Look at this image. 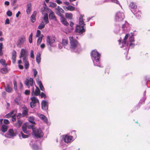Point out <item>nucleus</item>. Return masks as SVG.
Listing matches in <instances>:
<instances>
[{
    "instance_id": "nucleus-18",
    "label": "nucleus",
    "mask_w": 150,
    "mask_h": 150,
    "mask_svg": "<svg viewBox=\"0 0 150 150\" xmlns=\"http://www.w3.org/2000/svg\"><path fill=\"white\" fill-rule=\"evenodd\" d=\"M28 56V53L27 51L24 49H22L21 50L20 58L22 57V56Z\"/></svg>"
},
{
    "instance_id": "nucleus-12",
    "label": "nucleus",
    "mask_w": 150,
    "mask_h": 150,
    "mask_svg": "<svg viewBox=\"0 0 150 150\" xmlns=\"http://www.w3.org/2000/svg\"><path fill=\"white\" fill-rule=\"evenodd\" d=\"M41 108L44 110H47L48 109V102L46 100H43L41 102Z\"/></svg>"
},
{
    "instance_id": "nucleus-10",
    "label": "nucleus",
    "mask_w": 150,
    "mask_h": 150,
    "mask_svg": "<svg viewBox=\"0 0 150 150\" xmlns=\"http://www.w3.org/2000/svg\"><path fill=\"white\" fill-rule=\"evenodd\" d=\"M55 40L54 37H51L47 36V37L46 42L47 45H51L55 41Z\"/></svg>"
},
{
    "instance_id": "nucleus-63",
    "label": "nucleus",
    "mask_w": 150,
    "mask_h": 150,
    "mask_svg": "<svg viewBox=\"0 0 150 150\" xmlns=\"http://www.w3.org/2000/svg\"><path fill=\"white\" fill-rule=\"evenodd\" d=\"M12 116V115L10 114V113H8L6 115V117L7 118H9Z\"/></svg>"
},
{
    "instance_id": "nucleus-57",
    "label": "nucleus",
    "mask_w": 150,
    "mask_h": 150,
    "mask_svg": "<svg viewBox=\"0 0 150 150\" xmlns=\"http://www.w3.org/2000/svg\"><path fill=\"white\" fill-rule=\"evenodd\" d=\"M30 91L29 90H26L25 91V93H24L25 94L27 95H29L30 94Z\"/></svg>"
},
{
    "instance_id": "nucleus-37",
    "label": "nucleus",
    "mask_w": 150,
    "mask_h": 150,
    "mask_svg": "<svg viewBox=\"0 0 150 150\" xmlns=\"http://www.w3.org/2000/svg\"><path fill=\"white\" fill-rule=\"evenodd\" d=\"M6 61L4 59H1L0 60V63L5 67L7 66V64L6 63Z\"/></svg>"
},
{
    "instance_id": "nucleus-40",
    "label": "nucleus",
    "mask_w": 150,
    "mask_h": 150,
    "mask_svg": "<svg viewBox=\"0 0 150 150\" xmlns=\"http://www.w3.org/2000/svg\"><path fill=\"white\" fill-rule=\"evenodd\" d=\"M43 37V36H42L38 38L37 42V45H39L41 42Z\"/></svg>"
},
{
    "instance_id": "nucleus-62",
    "label": "nucleus",
    "mask_w": 150,
    "mask_h": 150,
    "mask_svg": "<svg viewBox=\"0 0 150 150\" xmlns=\"http://www.w3.org/2000/svg\"><path fill=\"white\" fill-rule=\"evenodd\" d=\"M110 69L109 68H106L105 70V73H107L108 74L109 73Z\"/></svg>"
},
{
    "instance_id": "nucleus-21",
    "label": "nucleus",
    "mask_w": 150,
    "mask_h": 150,
    "mask_svg": "<svg viewBox=\"0 0 150 150\" xmlns=\"http://www.w3.org/2000/svg\"><path fill=\"white\" fill-rule=\"evenodd\" d=\"M32 5L31 4H29L27 5L26 12L27 14H29L31 11Z\"/></svg>"
},
{
    "instance_id": "nucleus-2",
    "label": "nucleus",
    "mask_w": 150,
    "mask_h": 150,
    "mask_svg": "<svg viewBox=\"0 0 150 150\" xmlns=\"http://www.w3.org/2000/svg\"><path fill=\"white\" fill-rule=\"evenodd\" d=\"M129 7L130 8L131 11L134 14L137 13V11L138 12L139 11L140 13V11L137 8V6L136 5L135 3L133 2H131L129 6Z\"/></svg>"
},
{
    "instance_id": "nucleus-50",
    "label": "nucleus",
    "mask_w": 150,
    "mask_h": 150,
    "mask_svg": "<svg viewBox=\"0 0 150 150\" xmlns=\"http://www.w3.org/2000/svg\"><path fill=\"white\" fill-rule=\"evenodd\" d=\"M12 120L13 122H15L16 121V114H14L11 116Z\"/></svg>"
},
{
    "instance_id": "nucleus-27",
    "label": "nucleus",
    "mask_w": 150,
    "mask_h": 150,
    "mask_svg": "<svg viewBox=\"0 0 150 150\" xmlns=\"http://www.w3.org/2000/svg\"><path fill=\"white\" fill-rule=\"evenodd\" d=\"M9 137H13L16 135L13 129H10L8 131Z\"/></svg>"
},
{
    "instance_id": "nucleus-48",
    "label": "nucleus",
    "mask_w": 150,
    "mask_h": 150,
    "mask_svg": "<svg viewBox=\"0 0 150 150\" xmlns=\"http://www.w3.org/2000/svg\"><path fill=\"white\" fill-rule=\"evenodd\" d=\"M25 63V66L26 69H28L29 67V64L28 61L24 62Z\"/></svg>"
},
{
    "instance_id": "nucleus-52",
    "label": "nucleus",
    "mask_w": 150,
    "mask_h": 150,
    "mask_svg": "<svg viewBox=\"0 0 150 150\" xmlns=\"http://www.w3.org/2000/svg\"><path fill=\"white\" fill-rule=\"evenodd\" d=\"M33 71L34 72V77H35L38 74V71L36 69H33Z\"/></svg>"
},
{
    "instance_id": "nucleus-13",
    "label": "nucleus",
    "mask_w": 150,
    "mask_h": 150,
    "mask_svg": "<svg viewBox=\"0 0 150 150\" xmlns=\"http://www.w3.org/2000/svg\"><path fill=\"white\" fill-rule=\"evenodd\" d=\"M56 9L58 11L56 12V13L57 15L60 17L63 16L61 14V13H64V11L59 6H58Z\"/></svg>"
},
{
    "instance_id": "nucleus-7",
    "label": "nucleus",
    "mask_w": 150,
    "mask_h": 150,
    "mask_svg": "<svg viewBox=\"0 0 150 150\" xmlns=\"http://www.w3.org/2000/svg\"><path fill=\"white\" fill-rule=\"evenodd\" d=\"M125 18L124 14L120 12H117L115 16V19L117 21H122Z\"/></svg>"
},
{
    "instance_id": "nucleus-60",
    "label": "nucleus",
    "mask_w": 150,
    "mask_h": 150,
    "mask_svg": "<svg viewBox=\"0 0 150 150\" xmlns=\"http://www.w3.org/2000/svg\"><path fill=\"white\" fill-rule=\"evenodd\" d=\"M33 50H31L30 51V57L31 58H34V55L33 53Z\"/></svg>"
},
{
    "instance_id": "nucleus-55",
    "label": "nucleus",
    "mask_w": 150,
    "mask_h": 150,
    "mask_svg": "<svg viewBox=\"0 0 150 150\" xmlns=\"http://www.w3.org/2000/svg\"><path fill=\"white\" fill-rule=\"evenodd\" d=\"M17 0H11V4L12 6H13L15 3L17 2Z\"/></svg>"
},
{
    "instance_id": "nucleus-8",
    "label": "nucleus",
    "mask_w": 150,
    "mask_h": 150,
    "mask_svg": "<svg viewBox=\"0 0 150 150\" xmlns=\"http://www.w3.org/2000/svg\"><path fill=\"white\" fill-rule=\"evenodd\" d=\"M30 99L31 101L30 103V105L31 108L34 107L36 106L35 104L39 103L38 99L35 96L31 98Z\"/></svg>"
},
{
    "instance_id": "nucleus-47",
    "label": "nucleus",
    "mask_w": 150,
    "mask_h": 150,
    "mask_svg": "<svg viewBox=\"0 0 150 150\" xmlns=\"http://www.w3.org/2000/svg\"><path fill=\"white\" fill-rule=\"evenodd\" d=\"M21 134L22 137L23 138H27L29 137L28 135L24 134L22 132H21Z\"/></svg>"
},
{
    "instance_id": "nucleus-5",
    "label": "nucleus",
    "mask_w": 150,
    "mask_h": 150,
    "mask_svg": "<svg viewBox=\"0 0 150 150\" xmlns=\"http://www.w3.org/2000/svg\"><path fill=\"white\" fill-rule=\"evenodd\" d=\"M44 9L43 10H42L41 11V12L43 14V12L44 10H45L47 11L46 9L49 12H50V13L49 14V18L50 20H54L55 21H57V19L56 17V16L54 14V13L50 9H48L45 7H44Z\"/></svg>"
},
{
    "instance_id": "nucleus-17",
    "label": "nucleus",
    "mask_w": 150,
    "mask_h": 150,
    "mask_svg": "<svg viewBox=\"0 0 150 150\" xmlns=\"http://www.w3.org/2000/svg\"><path fill=\"white\" fill-rule=\"evenodd\" d=\"M16 51L13 50L12 53V59L13 64H15L16 61Z\"/></svg>"
},
{
    "instance_id": "nucleus-33",
    "label": "nucleus",
    "mask_w": 150,
    "mask_h": 150,
    "mask_svg": "<svg viewBox=\"0 0 150 150\" xmlns=\"http://www.w3.org/2000/svg\"><path fill=\"white\" fill-rule=\"evenodd\" d=\"M28 120L29 122L33 124L35 123L34 122V118L33 116H30L28 118Z\"/></svg>"
},
{
    "instance_id": "nucleus-14",
    "label": "nucleus",
    "mask_w": 150,
    "mask_h": 150,
    "mask_svg": "<svg viewBox=\"0 0 150 150\" xmlns=\"http://www.w3.org/2000/svg\"><path fill=\"white\" fill-rule=\"evenodd\" d=\"M25 40V38L24 36L20 38L18 41L17 46H19L23 44Z\"/></svg>"
},
{
    "instance_id": "nucleus-3",
    "label": "nucleus",
    "mask_w": 150,
    "mask_h": 150,
    "mask_svg": "<svg viewBox=\"0 0 150 150\" xmlns=\"http://www.w3.org/2000/svg\"><path fill=\"white\" fill-rule=\"evenodd\" d=\"M33 131L35 136L37 138H40L43 137L44 134L40 128L33 129Z\"/></svg>"
},
{
    "instance_id": "nucleus-42",
    "label": "nucleus",
    "mask_w": 150,
    "mask_h": 150,
    "mask_svg": "<svg viewBox=\"0 0 150 150\" xmlns=\"http://www.w3.org/2000/svg\"><path fill=\"white\" fill-rule=\"evenodd\" d=\"M33 33H32L30 34L29 37V42L31 43L32 42V39H33Z\"/></svg>"
},
{
    "instance_id": "nucleus-31",
    "label": "nucleus",
    "mask_w": 150,
    "mask_h": 150,
    "mask_svg": "<svg viewBox=\"0 0 150 150\" xmlns=\"http://www.w3.org/2000/svg\"><path fill=\"white\" fill-rule=\"evenodd\" d=\"M129 35V34H127L126 35L123 41L122 42V44L127 45H128V43L127 42L126 40L127 39Z\"/></svg>"
},
{
    "instance_id": "nucleus-24",
    "label": "nucleus",
    "mask_w": 150,
    "mask_h": 150,
    "mask_svg": "<svg viewBox=\"0 0 150 150\" xmlns=\"http://www.w3.org/2000/svg\"><path fill=\"white\" fill-rule=\"evenodd\" d=\"M43 19L45 24H47L49 23L48 15L47 13H46L45 14Z\"/></svg>"
},
{
    "instance_id": "nucleus-54",
    "label": "nucleus",
    "mask_w": 150,
    "mask_h": 150,
    "mask_svg": "<svg viewBox=\"0 0 150 150\" xmlns=\"http://www.w3.org/2000/svg\"><path fill=\"white\" fill-rule=\"evenodd\" d=\"M140 13H140L139 11L138 12H137V13L136 14V16L138 18H139L141 17L140 14H141L142 13L140 11Z\"/></svg>"
},
{
    "instance_id": "nucleus-34",
    "label": "nucleus",
    "mask_w": 150,
    "mask_h": 150,
    "mask_svg": "<svg viewBox=\"0 0 150 150\" xmlns=\"http://www.w3.org/2000/svg\"><path fill=\"white\" fill-rule=\"evenodd\" d=\"M28 112V109L26 107L22 112L23 116L24 117L27 115Z\"/></svg>"
},
{
    "instance_id": "nucleus-15",
    "label": "nucleus",
    "mask_w": 150,
    "mask_h": 150,
    "mask_svg": "<svg viewBox=\"0 0 150 150\" xmlns=\"http://www.w3.org/2000/svg\"><path fill=\"white\" fill-rule=\"evenodd\" d=\"M72 138V136H68L67 135H65L64 137V142L67 143L70 142Z\"/></svg>"
},
{
    "instance_id": "nucleus-58",
    "label": "nucleus",
    "mask_w": 150,
    "mask_h": 150,
    "mask_svg": "<svg viewBox=\"0 0 150 150\" xmlns=\"http://www.w3.org/2000/svg\"><path fill=\"white\" fill-rule=\"evenodd\" d=\"M135 45V44L134 43L132 42H130L129 45V47H131V48H133Z\"/></svg>"
},
{
    "instance_id": "nucleus-32",
    "label": "nucleus",
    "mask_w": 150,
    "mask_h": 150,
    "mask_svg": "<svg viewBox=\"0 0 150 150\" xmlns=\"http://www.w3.org/2000/svg\"><path fill=\"white\" fill-rule=\"evenodd\" d=\"M83 16L82 15H80V17L79 18V24H84V21L83 20Z\"/></svg>"
},
{
    "instance_id": "nucleus-45",
    "label": "nucleus",
    "mask_w": 150,
    "mask_h": 150,
    "mask_svg": "<svg viewBox=\"0 0 150 150\" xmlns=\"http://www.w3.org/2000/svg\"><path fill=\"white\" fill-rule=\"evenodd\" d=\"M13 83L14 85V88L15 90H17V82L15 80H14L13 81Z\"/></svg>"
},
{
    "instance_id": "nucleus-19",
    "label": "nucleus",
    "mask_w": 150,
    "mask_h": 150,
    "mask_svg": "<svg viewBox=\"0 0 150 150\" xmlns=\"http://www.w3.org/2000/svg\"><path fill=\"white\" fill-rule=\"evenodd\" d=\"M37 13V12L35 11H34L30 17V20L33 23L34 22L36 21L35 17Z\"/></svg>"
},
{
    "instance_id": "nucleus-22",
    "label": "nucleus",
    "mask_w": 150,
    "mask_h": 150,
    "mask_svg": "<svg viewBox=\"0 0 150 150\" xmlns=\"http://www.w3.org/2000/svg\"><path fill=\"white\" fill-rule=\"evenodd\" d=\"M64 8L65 11H73L75 10V8L71 6H69L67 7H64Z\"/></svg>"
},
{
    "instance_id": "nucleus-30",
    "label": "nucleus",
    "mask_w": 150,
    "mask_h": 150,
    "mask_svg": "<svg viewBox=\"0 0 150 150\" xmlns=\"http://www.w3.org/2000/svg\"><path fill=\"white\" fill-rule=\"evenodd\" d=\"M22 124V122L20 120H18L17 122L15 124L16 127H20Z\"/></svg>"
},
{
    "instance_id": "nucleus-59",
    "label": "nucleus",
    "mask_w": 150,
    "mask_h": 150,
    "mask_svg": "<svg viewBox=\"0 0 150 150\" xmlns=\"http://www.w3.org/2000/svg\"><path fill=\"white\" fill-rule=\"evenodd\" d=\"M40 96L41 97V98H42L43 97H44L45 98L46 97V95L43 92H42L41 93V94H40Z\"/></svg>"
},
{
    "instance_id": "nucleus-38",
    "label": "nucleus",
    "mask_w": 150,
    "mask_h": 150,
    "mask_svg": "<svg viewBox=\"0 0 150 150\" xmlns=\"http://www.w3.org/2000/svg\"><path fill=\"white\" fill-rule=\"evenodd\" d=\"M45 27V24L43 21H42L38 26V28L42 29Z\"/></svg>"
},
{
    "instance_id": "nucleus-49",
    "label": "nucleus",
    "mask_w": 150,
    "mask_h": 150,
    "mask_svg": "<svg viewBox=\"0 0 150 150\" xmlns=\"http://www.w3.org/2000/svg\"><path fill=\"white\" fill-rule=\"evenodd\" d=\"M28 56H22V57L23 58V62H25L27 61V60H28V58H27V57Z\"/></svg>"
},
{
    "instance_id": "nucleus-28",
    "label": "nucleus",
    "mask_w": 150,
    "mask_h": 150,
    "mask_svg": "<svg viewBox=\"0 0 150 150\" xmlns=\"http://www.w3.org/2000/svg\"><path fill=\"white\" fill-rule=\"evenodd\" d=\"M41 54L40 53H38L36 57V61L38 64H39L41 61Z\"/></svg>"
},
{
    "instance_id": "nucleus-29",
    "label": "nucleus",
    "mask_w": 150,
    "mask_h": 150,
    "mask_svg": "<svg viewBox=\"0 0 150 150\" xmlns=\"http://www.w3.org/2000/svg\"><path fill=\"white\" fill-rule=\"evenodd\" d=\"M37 82L38 85H39L40 90L41 91H44L45 88L42 85V83L41 81H38L37 80Z\"/></svg>"
},
{
    "instance_id": "nucleus-6",
    "label": "nucleus",
    "mask_w": 150,
    "mask_h": 150,
    "mask_svg": "<svg viewBox=\"0 0 150 150\" xmlns=\"http://www.w3.org/2000/svg\"><path fill=\"white\" fill-rule=\"evenodd\" d=\"M85 24H79V26H77L76 27L75 31L76 32L80 34H82L85 32L84 26Z\"/></svg>"
},
{
    "instance_id": "nucleus-64",
    "label": "nucleus",
    "mask_w": 150,
    "mask_h": 150,
    "mask_svg": "<svg viewBox=\"0 0 150 150\" xmlns=\"http://www.w3.org/2000/svg\"><path fill=\"white\" fill-rule=\"evenodd\" d=\"M56 2L59 4H60L62 3V2L60 0H56Z\"/></svg>"
},
{
    "instance_id": "nucleus-9",
    "label": "nucleus",
    "mask_w": 150,
    "mask_h": 150,
    "mask_svg": "<svg viewBox=\"0 0 150 150\" xmlns=\"http://www.w3.org/2000/svg\"><path fill=\"white\" fill-rule=\"evenodd\" d=\"M33 80L32 78H30L29 79L26 78L24 82L25 84L29 88L30 86H33Z\"/></svg>"
},
{
    "instance_id": "nucleus-46",
    "label": "nucleus",
    "mask_w": 150,
    "mask_h": 150,
    "mask_svg": "<svg viewBox=\"0 0 150 150\" xmlns=\"http://www.w3.org/2000/svg\"><path fill=\"white\" fill-rule=\"evenodd\" d=\"M134 38L133 37V35L131 36L129 38V41L130 42H134Z\"/></svg>"
},
{
    "instance_id": "nucleus-23",
    "label": "nucleus",
    "mask_w": 150,
    "mask_h": 150,
    "mask_svg": "<svg viewBox=\"0 0 150 150\" xmlns=\"http://www.w3.org/2000/svg\"><path fill=\"white\" fill-rule=\"evenodd\" d=\"M8 128V125H3L1 127V131L5 133L7 131Z\"/></svg>"
},
{
    "instance_id": "nucleus-20",
    "label": "nucleus",
    "mask_w": 150,
    "mask_h": 150,
    "mask_svg": "<svg viewBox=\"0 0 150 150\" xmlns=\"http://www.w3.org/2000/svg\"><path fill=\"white\" fill-rule=\"evenodd\" d=\"M5 91L8 92L10 93L12 91V88L11 86L9 84H6V86L5 88Z\"/></svg>"
},
{
    "instance_id": "nucleus-44",
    "label": "nucleus",
    "mask_w": 150,
    "mask_h": 150,
    "mask_svg": "<svg viewBox=\"0 0 150 150\" xmlns=\"http://www.w3.org/2000/svg\"><path fill=\"white\" fill-rule=\"evenodd\" d=\"M1 72L3 74H5L7 72V69L6 68H2L1 69Z\"/></svg>"
},
{
    "instance_id": "nucleus-1",
    "label": "nucleus",
    "mask_w": 150,
    "mask_h": 150,
    "mask_svg": "<svg viewBox=\"0 0 150 150\" xmlns=\"http://www.w3.org/2000/svg\"><path fill=\"white\" fill-rule=\"evenodd\" d=\"M69 39L70 44V48L72 50H74L80 44L78 41L73 37H69Z\"/></svg>"
},
{
    "instance_id": "nucleus-39",
    "label": "nucleus",
    "mask_w": 150,
    "mask_h": 150,
    "mask_svg": "<svg viewBox=\"0 0 150 150\" xmlns=\"http://www.w3.org/2000/svg\"><path fill=\"white\" fill-rule=\"evenodd\" d=\"M128 26V24L127 23H125V24H123L122 26V30L124 31L127 29V27Z\"/></svg>"
},
{
    "instance_id": "nucleus-61",
    "label": "nucleus",
    "mask_w": 150,
    "mask_h": 150,
    "mask_svg": "<svg viewBox=\"0 0 150 150\" xmlns=\"http://www.w3.org/2000/svg\"><path fill=\"white\" fill-rule=\"evenodd\" d=\"M10 23L9 20L8 18H7L5 21V24H8Z\"/></svg>"
},
{
    "instance_id": "nucleus-35",
    "label": "nucleus",
    "mask_w": 150,
    "mask_h": 150,
    "mask_svg": "<svg viewBox=\"0 0 150 150\" xmlns=\"http://www.w3.org/2000/svg\"><path fill=\"white\" fill-rule=\"evenodd\" d=\"M64 46H66L68 45V41L67 39H62L61 43Z\"/></svg>"
},
{
    "instance_id": "nucleus-11",
    "label": "nucleus",
    "mask_w": 150,
    "mask_h": 150,
    "mask_svg": "<svg viewBox=\"0 0 150 150\" xmlns=\"http://www.w3.org/2000/svg\"><path fill=\"white\" fill-rule=\"evenodd\" d=\"M36 88L35 89V91H34V87H33L32 89L31 94L33 96L35 95L36 96H38L40 95V91L39 88L36 86Z\"/></svg>"
},
{
    "instance_id": "nucleus-36",
    "label": "nucleus",
    "mask_w": 150,
    "mask_h": 150,
    "mask_svg": "<svg viewBox=\"0 0 150 150\" xmlns=\"http://www.w3.org/2000/svg\"><path fill=\"white\" fill-rule=\"evenodd\" d=\"M22 128L23 131L24 133L26 134H29V132L26 130L27 127L26 125H23L22 127Z\"/></svg>"
},
{
    "instance_id": "nucleus-43",
    "label": "nucleus",
    "mask_w": 150,
    "mask_h": 150,
    "mask_svg": "<svg viewBox=\"0 0 150 150\" xmlns=\"http://www.w3.org/2000/svg\"><path fill=\"white\" fill-rule=\"evenodd\" d=\"M49 6L51 7L54 8L57 6V4L55 3H52V2H50Z\"/></svg>"
},
{
    "instance_id": "nucleus-41",
    "label": "nucleus",
    "mask_w": 150,
    "mask_h": 150,
    "mask_svg": "<svg viewBox=\"0 0 150 150\" xmlns=\"http://www.w3.org/2000/svg\"><path fill=\"white\" fill-rule=\"evenodd\" d=\"M3 46V44L2 43H0V56H2L3 54L2 52Z\"/></svg>"
},
{
    "instance_id": "nucleus-16",
    "label": "nucleus",
    "mask_w": 150,
    "mask_h": 150,
    "mask_svg": "<svg viewBox=\"0 0 150 150\" xmlns=\"http://www.w3.org/2000/svg\"><path fill=\"white\" fill-rule=\"evenodd\" d=\"M61 22L64 25L67 26L69 25V23L67 21L66 18L64 17L63 16H61Z\"/></svg>"
},
{
    "instance_id": "nucleus-4",
    "label": "nucleus",
    "mask_w": 150,
    "mask_h": 150,
    "mask_svg": "<svg viewBox=\"0 0 150 150\" xmlns=\"http://www.w3.org/2000/svg\"><path fill=\"white\" fill-rule=\"evenodd\" d=\"M91 56L92 58H93L96 62L99 61L100 59V55L96 50L92 51L91 53Z\"/></svg>"
},
{
    "instance_id": "nucleus-26",
    "label": "nucleus",
    "mask_w": 150,
    "mask_h": 150,
    "mask_svg": "<svg viewBox=\"0 0 150 150\" xmlns=\"http://www.w3.org/2000/svg\"><path fill=\"white\" fill-rule=\"evenodd\" d=\"M38 116L41 119L44 120V122H46L47 121V118L44 115L42 114H39Z\"/></svg>"
},
{
    "instance_id": "nucleus-25",
    "label": "nucleus",
    "mask_w": 150,
    "mask_h": 150,
    "mask_svg": "<svg viewBox=\"0 0 150 150\" xmlns=\"http://www.w3.org/2000/svg\"><path fill=\"white\" fill-rule=\"evenodd\" d=\"M65 16L67 19L70 20L73 19V14L71 13H65Z\"/></svg>"
},
{
    "instance_id": "nucleus-53",
    "label": "nucleus",
    "mask_w": 150,
    "mask_h": 150,
    "mask_svg": "<svg viewBox=\"0 0 150 150\" xmlns=\"http://www.w3.org/2000/svg\"><path fill=\"white\" fill-rule=\"evenodd\" d=\"M41 34V31L39 30H37V33L36 35V37H39Z\"/></svg>"
},
{
    "instance_id": "nucleus-51",
    "label": "nucleus",
    "mask_w": 150,
    "mask_h": 150,
    "mask_svg": "<svg viewBox=\"0 0 150 150\" xmlns=\"http://www.w3.org/2000/svg\"><path fill=\"white\" fill-rule=\"evenodd\" d=\"M6 14L8 16L10 17L12 16V13L11 11L9 10L7 11Z\"/></svg>"
},
{
    "instance_id": "nucleus-56",
    "label": "nucleus",
    "mask_w": 150,
    "mask_h": 150,
    "mask_svg": "<svg viewBox=\"0 0 150 150\" xmlns=\"http://www.w3.org/2000/svg\"><path fill=\"white\" fill-rule=\"evenodd\" d=\"M4 123L6 124H8L10 123V122L8 120L4 119Z\"/></svg>"
}]
</instances>
